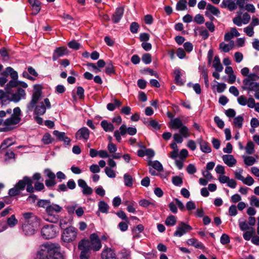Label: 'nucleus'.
I'll use <instances>...</instances> for the list:
<instances>
[{
    "mask_svg": "<svg viewBox=\"0 0 259 259\" xmlns=\"http://www.w3.org/2000/svg\"><path fill=\"white\" fill-rule=\"evenodd\" d=\"M77 235V230L75 228L67 227L62 234V239L65 242H71L75 240Z\"/></svg>",
    "mask_w": 259,
    "mask_h": 259,
    "instance_id": "nucleus-7",
    "label": "nucleus"
},
{
    "mask_svg": "<svg viewBox=\"0 0 259 259\" xmlns=\"http://www.w3.org/2000/svg\"><path fill=\"white\" fill-rule=\"evenodd\" d=\"M51 201L50 200L40 199L37 202V205L40 207L45 208L46 211L47 207L49 205Z\"/></svg>",
    "mask_w": 259,
    "mask_h": 259,
    "instance_id": "nucleus-46",
    "label": "nucleus"
},
{
    "mask_svg": "<svg viewBox=\"0 0 259 259\" xmlns=\"http://www.w3.org/2000/svg\"><path fill=\"white\" fill-rule=\"evenodd\" d=\"M88 241L89 245V248L94 251H99L101 247V242L99 236L96 233H93L90 235V240L85 239Z\"/></svg>",
    "mask_w": 259,
    "mask_h": 259,
    "instance_id": "nucleus-11",
    "label": "nucleus"
},
{
    "mask_svg": "<svg viewBox=\"0 0 259 259\" xmlns=\"http://www.w3.org/2000/svg\"><path fill=\"white\" fill-rule=\"evenodd\" d=\"M15 142L13 141V139L12 138H8L4 140L0 146V152H1L3 150L6 149L9 147L14 144Z\"/></svg>",
    "mask_w": 259,
    "mask_h": 259,
    "instance_id": "nucleus-28",
    "label": "nucleus"
},
{
    "mask_svg": "<svg viewBox=\"0 0 259 259\" xmlns=\"http://www.w3.org/2000/svg\"><path fill=\"white\" fill-rule=\"evenodd\" d=\"M222 159L224 163L229 167L233 166L237 162L233 156L230 154L224 155Z\"/></svg>",
    "mask_w": 259,
    "mask_h": 259,
    "instance_id": "nucleus-21",
    "label": "nucleus"
},
{
    "mask_svg": "<svg viewBox=\"0 0 259 259\" xmlns=\"http://www.w3.org/2000/svg\"><path fill=\"white\" fill-rule=\"evenodd\" d=\"M26 184V191L27 192L32 193L36 191H41L45 189V186L42 183L36 182L33 187V181L31 178L27 176L24 177Z\"/></svg>",
    "mask_w": 259,
    "mask_h": 259,
    "instance_id": "nucleus-8",
    "label": "nucleus"
},
{
    "mask_svg": "<svg viewBox=\"0 0 259 259\" xmlns=\"http://www.w3.org/2000/svg\"><path fill=\"white\" fill-rule=\"evenodd\" d=\"M148 165L152 167V168L156 170L157 171L160 172L163 170V166L161 163L157 161H151L149 160L148 162Z\"/></svg>",
    "mask_w": 259,
    "mask_h": 259,
    "instance_id": "nucleus-30",
    "label": "nucleus"
},
{
    "mask_svg": "<svg viewBox=\"0 0 259 259\" xmlns=\"http://www.w3.org/2000/svg\"><path fill=\"white\" fill-rule=\"evenodd\" d=\"M204 18L201 14H197L194 19V21L198 24H202L204 22Z\"/></svg>",
    "mask_w": 259,
    "mask_h": 259,
    "instance_id": "nucleus-57",
    "label": "nucleus"
},
{
    "mask_svg": "<svg viewBox=\"0 0 259 259\" xmlns=\"http://www.w3.org/2000/svg\"><path fill=\"white\" fill-rule=\"evenodd\" d=\"M101 256L103 259H115L116 254L112 249L107 248L103 250Z\"/></svg>",
    "mask_w": 259,
    "mask_h": 259,
    "instance_id": "nucleus-20",
    "label": "nucleus"
},
{
    "mask_svg": "<svg viewBox=\"0 0 259 259\" xmlns=\"http://www.w3.org/2000/svg\"><path fill=\"white\" fill-rule=\"evenodd\" d=\"M177 222V218L173 215H170L167 217L165 221V224L167 226H174Z\"/></svg>",
    "mask_w": 259,
    "mask_h": 259,
    "instance_id": "nucleus-38",
    "label": "nucleus"
},
{
    "mask_svg": "<svg viewBox=\"0 0 259 259\" xmlns=\"http://www.w3.org/2000/svg\"><path fill=\"white\" fill-rule=\"evenodd\" d=\"M197 142L199 144L200 149L203 152L205 153H209L211 152V148L207 142L203 141L201 138L198 139L197 140Z\"/></svg>",
    "mask_w": 259,
    "mask_h": 259,
    "instance_id": "nucleus-23",
    "label": "nucleus"
},
{
    "mask_svg": "<svg viewBox=\"0 0 259 259\" xmlns=\"http://www.w3.org/2000/svg\"><path fill=\"white\" fill-rule=\"evenodd\" d=\"M175 80L177 85L182 86L184 85L185 81L181 78L183 73L180 68L176 69L174 70Z\"/></svg>",
    "mask_w": 259,
    "mask_h": 259,
    "instance_id": "nucleus-19",
    "label": "nucleus"
},
{
    "mask_svg": "<svg viewBox=\"0 0 259 259\" xmlns=\"http://www.w3.org/2000/svg\"><path fill=\"white\" fill-rule=\"evenodd\" d=\"M250 204L252 206L259 207V199L255 196H251L250 198Z\"/></svg>",
    "mask_w": 259,
    "mask_h": 259,
    "instance_id": "nucleus-61",
    "label": "nucleus"
},
{
    "mask_svg": "<svg viewBox=\"0 0 259 259\" xmlns=\"http://www.w3.org/2000/svg\"><path fill=\"white\" fill-rule=\"evenodd\" d=\"M101 126L106 132H113L114 129L113 124L111 122H108L106 120L101 121Z\"/></svg>",
    "mask_w": 259,
    "mask_h": 259,
    "instance_id": "nucleus-29",
    "label": "nucleus"
},
{
    "mask_svg": "<svg viewBox=\"0 0 259 259\" xmlns=\"http://www.w3.org/2000/svg\"><path fill=\"white\" fill-rule=\"evenodd\" d=\"M37 259H64L58 243L47 242L43 244L37 252Z\"/></svg>",
    "mask_w": 259,
    "mask_h": 259,
    "instance_id": "nucleus-1",
    "label": "nucleus"
},
{
    "mask_svg": "<svg viewBox=\"0 0 259 259\" xmlns=\"http://www.w3.org/2000/svg\"><path fill=\"white\" fill-rule=\"evenodd\" d=\"M142 61L146 64H149L152 62V57L151 54L145 53L142 57Z\"/></svg>",
    "mask_w": 259,
    "mask_h": 259,
    "instance_id": "nucleus-50",
    "label": "nucleus"
},
{
    "mask_svg": "<svg viewBox=\"0 0 259 259\" xmlns=\"http://www.w3.org/2000/svg\"><path fill=\"white\" fill-rule=\"evenodd\" d=\"M230 237L226 234H223L220 238V242L223 245H226L230 242Z\"/></svg>",
    "mask_w": 259,
    "mask_h": 259,
    "instance_id": "nucleus-59",
    "label": "nucleus"
},
{
    "mask_svg": "<svg viewBox=\"0 0 259 259\" xmlns=\"http://www.w3.org/2000/svg\"><path fill=\"white\" fill-rule=\"evenodd\" d=\"M245 232L243 234V237L244 240L249 241L252 239L253 235L255 234L254 228L251 227L248 230L245 231Z\"/></svg>",
    "mask_w": 259,
    "mask_h": 259,
    "instance_id": "nucleus-33",
    "label": "nucleus"
},
{
    "mask_svg": "<svg viewBox=\"0 0 259 259\" xmlns=\"http://www.w3.org/2000/svg\"><path fill=\"white\" fill-rule=\"evenodd\" d=\"M109 209V206L104 201H100L98 202V210L103 213H107Z\"/></svg>",
    "mask_w": 259,
    "mask_h": 259,
    "instance_id": "nucleus-32",
    "label": "nucleus"
},
{
    "mask_svg": "<svg viewBox=\"0 0 259 259\" xmlns=\"http://www.w3.org/2000/svg\"><path fill=\"white\" fill-rule=\"evenodd\" d=\"M124 185L126 186L132 187L133 184V179L131 176L128 174H124L123 176Z\"/></svg>",
    "mask_w": 259,
    "mask_h": 259,
    "instance_id": "nucleus-43",
    "label": "nucleus"
},
{
    "mask_svg": "<svg viewBox=\"0 0 259 259\" xmlns=\"http://www.w3.org/2000/svg\"><path fill=\"white\" fill-rule=\"evenodd\" d=\"M234 42L233 40H231L228 44L222 42L219 45V48L221 51L224 53H228L231 50L234 46Z\"/></svg>",
    "mask_w": 259,
    "mask_h": 259,
    "instance_id": "nucleus-26",
    "label": "nucleus"
},
{
    "mask_svg": "<svg viewBox=\"0 0 259 259\" xmlns=\"http://www.w3.org/2000/svg\"><path fill=\"white\" fill-rule=\"evenodd\" d=\"M214 121L219 128H223L224 127L225 124L224 121L219 116H215L214 117Z\"/></svg>",
    "mask_w": 259,
    "mask_h": 259,
    "instance_id": "nucleus-63",
    "label": "nucleus"
},
{
    "mask_svg": "<svg viewBox=\"0 0 259 259\" xmlns=\"http://www.w3.org/2000/svg\"><path fill=\"white\" fill-rule=\"evenodd\" d=\"M58 228L54 225H47L44 226L41 230L42 237L46 239L54 238L57 234Z\"/></svg>",
    "mask_w": 259,
    "mask_h": 259,
    "instance_id": "nucleus-9",
    "label": "nucleus"
},
{
    "mask_svg": "<svg viewBox=\"0 0 259 259\" xmlns=\"http://www.w3.org/2000/svg\"><path fill=\"white\" fill-rule=\"evenodd\" d=\"M18 79L11 80L6 85L5 90L8 93L11 92L12 89L18 87Z\"/></svg>",
    "mask_w": 259,
    "mask_h": 259,
    "instance_id": "nucleus-36",
    "label": "nucleus"
},
{
    "mask_svg": "<svg viewBox=\"0 0 259 259\" xmlns=\"http://www.w3.org/2000/svg\"><path fill=\"white\" fill-rule=\"evenodd\" d=\"M26 98V93L24 89L18 87L17 91L11 95V100L15 103H17L21 99H25Z\"/></svg>",
    "mask_w": 259,
    "mask_h": 259,
    "instance_id": "nucleus-14",
    "label": "nucleus"
},
{
    "mask_svg": "<svg viewBox=\"0 0 259 259\" xmlns=\"http://www.w3.org/2000/svg\"><path fill=\"white\" fill-rule=\"evenodd\" d=\"M243 118L242 116L239 115L234 119L233 123L236 127L241 128L242 127Z\"/></svg>",
    "mask_w": 259,
    "mask_h": 259,
    "instance_id": "nucleus-40",
    "label": "nucleus"
},
{
    "mask_svg": "<svg viewBox=\"0 0 259 259\" xmlns=\"http://www.w3.org/2000/svg\"><path fill=\"white\" fill-rule=\"evenodd\" d=\"M187 1L180 0L177 4L176 10L177 11H184L187 9Z\"/></svg>",
    "mask_w": 259,
    "mask_h": 259,
    "instance_id": "nucleus-41",
    "label": "nucleus"
},
{
    "mask_svg": "<svg viewBox=\"0 0 259 259\" xmlns=\"http://www.w3.org/2000/svg\"><path fill=\"white\" fill-rule=\"evenodd\" d=\"M53 134L57 137L58 140L60 141H62L66 136L64 132H61L57 130L53 132Z\"/></svg>",
    "mask_w": 259,
    "mask_h": 259,
    "instance_id": "nucleus-58",
    "label": "nucleus"
},
{
    "mask_svg": "<svg viewBox=\"0 0 259 259\" xmlns=\"http://www.w3.org/2000/svg\"><path fill=\"white\" fill-rule=\"evenodd\" d=\"M41 141L45 144H49L52 143L53 139L49 133H46L42 137Z\"/></svg>",
    "mask_w": 259,
    "mask_h": 259,
    "instance_id": "nucleus-45",
    "label": "nucleus"
},
{
    "mask_svg": "<svg viewBox=\"0 0 259 259\" xmlns=\"http://www.w3.org/2000/svg\"><path fill=\"white\" fill-rule=\"evenodd\" d=\"M114 103H110L107 105V108L110 111H114L116 107H119L121 105V102L116 99H114Z\"/></svg>",
    "mask_w": 259,
    "mask_h": 259,
    "instance_id": "nucleus-35",
    "label": "nucleus"
},
{
    "mask_svg": "<svg viewBox=\"0 0 259 259\" xmlns=\"http://www.w3.org/2000/svg\"><path fill=\"white\" fill-rule=\"evenodd\" d=\"M222 8H227L232 11L237 9L236 0H224L221 4Z\"/></svg>",
    "mask_w": 259,
    "mask_h": 259,
    "instance_id": "nucleus-18",
    "label": "nucleus"
},
{
    "mask_svg": "<svg viewBox=\"0 0 259 259\" xmlns=\"http://www.w3.org/2000/svg\"><path fill=\"white\" fill-rule=\"evenodd\" d=\"M169 126L172 129H179V134L184 138H188L191 135V133L188 127L183 124L182 120L179 118H175L171 120Z\"/></svg>",
    "mask_w": 259,
    "mask_h": 259,
    "instance_id": "nucleus-5",
    "label": "nucleus"
},
{
    "mask_svg": "<svg viewBox=\"0 0 259 259\" xmlns=\"http://www.w3.org/2000/svg\"><path fill=\"white\" fill-rule=\"evenodd\" d=\"M259 79V76L254 73L249 74L243 80V85L242 89L250 92H255L259 90L258 84L256 81Z\"/></svg>",
    "mask_w": 259,
    "mask_h": 259,
    "instance_id": "nucleus-3",
    "label": "nucleus"
},
{
    "mask_svg": "<svg viewBox=\"0 0 259 259\" xmlns=\"http://www.w3.org/2000/svg\"><path fill=\"white\" fill-rule=\"evenodd\" d=\"M172 184L177 186H180L183 184L182 178L179 176H174L172 178Z\"/></svg>",
    "mask_w": 259,
    "mask_h": 259,
    "instance_id": "nucleus-53",
    "label": "nucleus"
},
{
    "mask_svg": "<svg viewBox=\"0 0 259 259\" xmlns=\"http://www.w3.org/2000/svg\"><path fill=\"white\" fill-rule=\"evenodd\" d=\"M149 125H151L153 128H154L156 130H159L161 128V125L158 123V122L152 119L150 121L148 124Z\"/></svg>",
    "mask_w": 259,
    "mask_h": 259,
    "instance_id": "nucleus-64",
    "label": "nucleus"
},
{
    "mask_svg": "<svg viewBox=\"0 0 259 259\" xmlns=\"http://www.w3.org/2000/svg\"><path fill=\"white\" fill-rule=\"evenodd\" d=\"M192 230V228L188 224L184 222H181L177 226L176 231L174 234V236L181 237L185 234L187 232Z\"/></svg>",
    "mask_w": 259,
    "mask_h": 259,
    "instance_id": "nucleus-13",
    "label": "nucleus"
},
{
    "mask_svg": "<svg viewBox=\"0 0 259 259\" xmlns=\"http://www.w3.org/2000/svg\"><path fill=\"white\" fill-rule=\"evenodd\" d=\"M212 67L214 68L215 70L218 72L222 71L223 69V67L221 63V61L219 56H215L214 57Z\"/></svg>",
    "mask_w": 259,
    "mask_h": 259,
    "instance_id": "nucleus-31",
    "label": "nucleus"
},
{
    "mask_svg": "<svg viewBox=\"0 0 259 259\" xmlns=\"http://www.w3.org/2000/svg\"><path fill=\"white\" fill-rule=\"evenodd\" d=\"M187 243L188 245L193 246L196 248L202 250L205 249V246L203 244L202 242L199 241L196 238H191L187 240Z\"/></svg>",
    "mask_w": 259,
    "mask_h": 259,
    "instance_id": "nucleus-25",
    "label": "nucleus"
},
{
    "mask_svg": "<svg viewBox=\"0 0 259 259\" xmlns=\"http://www.w3.org/2000/svg\"><path fill=\"white\" fill-rule=\"evenodd\" d=\"M62 207L60 205L51 203L47 207L46 211L47 213V216L44 217V219L51 223H56L58 222L59 220V217L58 213L61 211Z\"/></svg>",
    "mask_w": 259,
    "mask_h": 259,
    "instance_id": "nucleus-4",
    "label": "nucleus"
},
{
    "mask_svg": "<svg viewBox=\"0 0 259 259\" xmlns=\"http://www.w3.org/2000/svg\"><path fill=\"white\" fill-rule=\"evenodd\" d=\"M105 172L109 178H114L116 177V174L114 170L108 166L105 167Z\"/></svg>",
    "mask_w": 259,
    "mask_h": 259,
    "instance_id": "nucleus-51",
    "label": "nucleus"
},
{
    "mask_svg": "<svg viewBox=\"0 0 259 259\" xmlns=\"http://www.w3.org/2000/svg\"><path fill=\"white\" fill-rule=\"evenodd\" d=\"M90 137V131L86 127L80 128L75 134V138L78 140L83 139L87 141Z\"/></svg>",
    "mask_w": 259,
    "mask_h": 259,
    "instance_id": "nucleus-15",
    "label": "nucleus"
},
{
    "mask_svg": "<svg viewBox=\"0 0 259 259\" xmlns=\"http://www.w3.org/2000/svg\"><path fill=\"white\" fill-rule=\"evenodd\" d=\"M3 74L5 76L10 75L12 79H18V73L11 67H7Z\"/></svg>",
    "mask_w": 259,
    "mask_h": 259,
    "instance_id": "nucleus-27",
    "label": "nucleus"
},
{
    "mask_svg": "<svg viewBox=\"0 0 259 259\" xmlns=\"http://www.w3.org/2000/svg\"><path fill=\"white\" fill-rule=\"evenodd\" d=\"M23 232L26 236H31L34 234L35 230L34 226L28 223H25L22 226Z\"/></svg>",
    "mask_w": 259,
    "mask_h": 259,
    "instance_id": "nucleus-22",
    "label": "nucleus"
},
{
    "mask_svg": "<svg viewBox=\"0 0 259 259\" xmlns=\"http://www.w3.org/2000/svg\"><path fill=\"white\" fill-rule=\"evenodd\" d=\"M144 226L142 224L137 225L132 230V232L135 236H138L137 234L142 232L144 230Z\"/></svg>",
    "mask_w": 259,
    "mask_h": 259,
    "instance_id": "nucleus-52",
    "label": "nucleus"
},
{
    "mask_svg": "<svg viewBox=\"0 0 259 259\" xmlns=\"http://www.w3.org/2000/svg\"><path fill=\"white\" fill-rule=\"evenodd\" d=\"M67 53V48L64 47L56 48L54 51L52 56V59L54 61H56L57 60H58L59 58L66 55Z\"/></svg>",
    "mask_w": 259,
    "mask_h": 259,
    "instance_id": "nucleus-16",
    "label": "nucleus"
},
{
    "mask_svg": "<svg viewBox=\"0 0 259 259\" xmlns=\"http://www.w3.org/2000/svg\"><path fill=\"white\" fill-rule=\"evenodd\" d=\"M246 152L248 154H252L254 152V144L251 141L248 142L247 143L246 148Z\"/></svg>",
    "mask_w": 259,
    "mask_h": 259,
    "instance_id": "nucleus-49",
    "label": "nucleus"
},
{
    "mask_svg": "<svg viewBox=\"0 0 259 259\" xmlns=\"http://www.w3.org/2000/svg\"><path fill=\"white\" fill-rule=\"evenodd\" d=\"M206 9L215 16H218L220 14L219 9L211 4L207 5Z\"/></svg>",
    "mask_w": 259,
    "mask_h": 259,
    "instance_id": "nucleus-42",
    "label": "nucleus"
},
{
    "mask_svg": "<svg viewBox=\"0 0 259 259\" xmlns=\"http://www.w3.org/2000/svg\"><path fill=\"white\" fill-rule=\"evenodd\" d=\"M18 223V220L16 219L15 215H12L11 217L8 219L7 224L10 227H14Z\"/></svg>",
    "mask_w": 259,
    "mask_h": 259,
    "instance_id": "nucleus-48",
    "label": "nucleus"
},
{
    "mask_svg": "<svg viewBox=\"0 0 259 259\" xmlns=\"http://www.w3.org/2000/svg\"><path fill=\"white\" fill-rule=\"evenodd\" d=\"M34 113L36 115H42L46 111V107L44 103L41 102L38 103L34 107Z\"/></svg>",
    "mask_w": 259,
    "mask_h": 259,
    "instance_id": "nucleus-24",
    "label": "nucleus"
},
{
    "mask_svg": "<svg viewBox=\"0 0 259 259\" xmlns=\"http://www.w3.org/2000/svg\"><path fill=\"white\" fill-rule=\"evenodd\" d=\"M139 28V25L136 22H133L130 25V31L133 33H137Z\"/></svg>",
    "mask_w": 259,
    "mask_h": 259,
    "instance_id": "nucleus-56",
    "label": "nucleus"
},
{
    "mask_svg": "<svg viewBox=\"0 0 259 259\" xmlns=\"http://www.w3.org/2000/svg\"><path fill=\"white\" fill-rule=\"evenodd\" d=\"M76 94L78 96L79 99H83L84 98V90L81 87H78L76 88Z\"/></svg>",
    "mask_w": 259,
    "mask_h": 259,
    "instance_id": "nucleus-60",
    "label": "nucleus"
},
{
    "mask_svg": "<svg viewBox=\"0 0 259 259\" xmlns=\"http://www.w3.org/2000/svg\"><path fill=\"white\" fill-rule=\"evenodd\" d=\"M105 72L108 75L114 74H115V71L114 68V66L111 61L107 63V66L105 69Z\"/></svg>",
    "mask_w": 259,
    "mask_h": 259,
    "instance_id": "nucleus-44",
    "label": "nucleus"
},
{
    "mask_svg": "<svg viewBox=\"0 0 259 259\" xmlns=\"http://www.w3.org/2000/svg\"><path fill=\"white\" fill-rule=\"evenodd\" d=\"M88 241L84 239L81 240L78 244V248L80 250V259H89L91 255V249Z\"/></svg>",
    "mask_w": 259,
    "mask_h": 259,
    "instance_id": "nucleus-10",
    "label": "nucleus"
},
{
    "mask_svg": "<svg viewBox=\"0 0 259 259\" xmlns=\"http://www.w3.org/2000/svg\"><path fill=\"white\" fill-rule=\"evenodd\" d=\"M129 222H121L118 225V227L122 232H125L128 229V224Z\"/></svg>",
    "mask_w": 259,
    "mask_h": 259,
    "instance_id": "nucleus-55",
    "label": "nucleus"
},
{
    "mask_svg": "<svg viewBox=\"0 0 259 259\" xmlns=\"http://www.w3.org/2000/svg\"><path fill=\"white\" fill-rule=\"evenodd\" d=\"M34 92L32 94L31 101L27 105V109L29 111H31L34 109L35 105L40 100L42 94V88L41 85L35 84L33 87Z\"/></svg>",
    "mask_w": 259,
    "mask_h": 259,
    "instance_id": "nucleus-6",
    "label": "nucleus"
},
{
    "mask_svg": "<svg viewBox=\"0 0 259 259\" xmlns=\"http://www.w3.org/2000/svg\"><path fill=\"white\" fill-rule=\"evenodd\" d=\"M244 163L247 166H251L256 162L255 159L251 156H243Z\"/></svg>",
    "mask_w": 259,
    "mask_h": 259,
    "instance_id": "nucleus-39",
    "label": "nucleus"
},
{
    "mask_svg": "<svg viewBox=\"0 0 259 259\" xmlns=\"http://www.w3.org/2000/svg\"><path fill=\"white\" fill-rule=\"evenodd\" d=\"M22 112L19 107H15L13 109V113L9 118L5 119L0 118L1 132H8L15 129L16 125L20 123L21 120Z\"/></svg>",
    "mask_w": 259,
    "mask_h": 259,
    "instance_id": "nucleus-2",
    "label": "nucleus"
},
{
    "mask_svg": "<svg viewBox=\"0 0 259 259\" xmlns=\"http://www.w3.org/2000/svg\"><path fill=\"white\" fill-rule=\"evenodd\" d=\"M239 227L242 231L248 230L251 227H249L248 223L243 219H240L238 221Z\"/></svg>",
    "mask_w": 259,
    "mask_h": 259,
    "instance_id": "nucleus-37",
    "label": "nucleus"
},
{
    "mask_svg": "<svg viewBox=\"0 0 259 259\" xmlns=\"http://www.w3.org/2000/svg\"><path fill=\"white\" fill-rule=\"evenodd\" d=\"M124 13V9L122 7L116 9L115 12L113 14L112 20L114 23H118L121 19Z\"/></svg>",
    "mask_w": 259,
    "mask_h": 259,
    "instance_id": "nucleus-17",
    "label": "nucleus"
},
{
    "mask_svg": "<svg viewBox=\"0 0 259 259\" xmlns=\"http://www.w3.org/2000/svg\"><path fill=\"white\" fill-rule=\"evenodd\" d=\"M68 46L70 48L75 50H79L80 47V44L77 42L75 40H72V41H70L68 44Z\"/></svg>",
    "mask_w": 259,
    "mask_h": 259,
    "instance_id": "nucleus-54",
    "label": "nucleus"
},
{
    "mask_svg": "<svg viewBox=\"0 0 259 259\" xmlns=\"http://www.w3.org/2000/svg\"><path fill=\"white\" fill-rule=\"evenodd\" d=\"M139 205L143 207H147L150 205L154 206V203L150 202L149 200L145 199H141L139 202Z\"/></svg>",
    "mask_w": 259,
    "mask_h": 259,
    "instance_id": "nucleus-47",
    "label": "nucleus"
},
{
    "mask_svg": "<svg viewBox=\"0 0 259 259\" xmlns=\"http://www.w3.org/2000/svg\"><path fill=\"white\" fill-rule=\"evenodd\" d=\"M41 2L38 0H33L32 4H31L33 14L34 15L37 14L40 11Z\"/></svg>",
    "mask_w": 259,
    "mask_h": 259,
    "instance_id": "nucleus-34",
    "label": "nucleus"
},
{
    "mask_svg": "<svg viewBox=\"0 0 259 259\" xmlns=\"http://www.w3.org/2000/svg\"><path fill=\"white\" fill-rule=\"evenodd\" d=\"M254 180L250 176H248L246 178L243 179L242 182L248 186H251L254 183Z\"/></svg>",
    "mask_w": 259,
    "mask_h": 259,
    "instance_id": "nucleus-62",
    "label": "nucleus"
},
{
    "mask_svg": "<svg viewBox=\"0 0 259 259\" xmlns=\"http://www.w3.org/2000/svg\"><path fill=\"white\" fill-rule=\"evenodd\" d=\"M26 186L25 180H24V177L22 180H19L17 183L14 187L10 189L9 191V195L10 196H15L20 194L22 191L25 189Z\"/></svg>",
    "mask_w": 259,
    "mask_h": 259,
    "instance_id": "nucleus-12",
    "label": "nucleus"
}]
</instances>
